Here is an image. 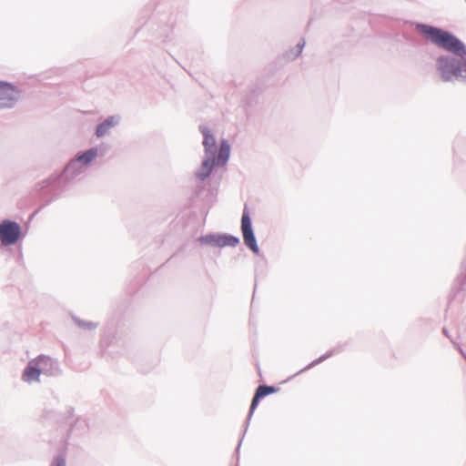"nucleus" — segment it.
Instances as JSON below:
<instances>
[{"label":"nucleus","mask_w":466,"mask_h":466,"mask_svg":"<svg viewBox=\"0 0 466 466\" xmlns=\"http://www.w3.org/2000/svg\"><path fill=\"white\" fill-rule=\"evenodd\" d=\"M419 32L436 46L461 57L466 56L465 46L451 34L431 25H419Z\"/></svg>","instance_id":"obj_1"},{"label":"nucleus","mask_w":466,"mask_h":466,"mask_svg":"<svg viewBox=\"0 0 466 466\" xmlns=\"http://www.w3.org/2000/svg\"><path fill=\"white\" fill-rule=\"evenodd\" d=\"M437 69L445 82L450 81L453 76L459 77L462 72L461 66L458 61L444 56L437 59Z\"/></svg>","instance_id":"obj_2"},{"label":"nucleus","mask_w":466,"mask_h":466,"mask_svg":"<svg viewBox=\"0 0 466 466\" xmlns=\"http://www.w3.org/2000/svg\"><path fill=\"white\" fill-rule=\"evenodd\" d=\"M21 236V227L18 223L4 220L0 223V240L2 245L10 246L15 244Z\"/></svg>","instance_id":"obj_3"},{"label":"nucleus","mask_w":466,"mask_h":466,"mask_svg":"<svg viewBox=\"0 0 466 466\" xmlns=\"http://www.w3.org/2000/svg\"><path fill=\"white\" fill-rule=\"evenodd\" d=\"M37 367L32 365V362L26 367L23 373V380L25 382H32L39 380V376L43 371H46L45 365L52 364L51 359L47 357H38L34 361Z\"/></svg>","instance_id":"obj_4"},{"label":"nucleus","mask_w":466,"mask_h":466,"mask_svg":"<svg viewBox=\"0 0 466 466\" xmlns=\"http://www.w3.org/2000/svg\"><path fill=\"white\" fill-rule=\"evenodd\" d=\"M241 229L243 233V238L245 244L255 253L258 252V247L257 245L252 228L251 221L248 213L244 210L241 218Z\"/></svg>","instance_id":"obj_5"},{"label":"nucleus","mask_w":466,"mask_h":466,"mask_svg":"<svg viewBox=\"0 0 466 466\" xmlns=\"http://www.w3.org/2000/svg\"><path fill=\"white\" fill-rule=\"evenodd\" d=\"M16 97L17 91L13 86L0 82V107L11 106Z\"/></svg>","instance_id":"obj_6"},{"label":"nucleus","mask_w":466,"mask_h":466,"mask_svg":"<svg viewBox=\"0 0 466 466\" xmlns=\"http://www.w3.org/2000/svg\"><path fill=\"white\" fill-rule=\"evenodd\" d=\"M277 391H278V389L273 386H266V385L259 386L257 389L256 393L253 397V400H252V402L250 405V410L253 411L257 408L260 399H262L269 394L276 393Z\"/></svg>","instance_id":"obj_7"},{"label":"nucleus","mask_w":466,"mask_h":466,"mask_svg":"<svg viewBox=\"0 0 466 466\" xmlns=\"http://www.w3.org/2000/svg\"><path fill=\"white\" fill-rule=\"evenodd\" d=\"M201 132L204 136L203 145L205 147L206 153H210L211 157H213L216 149V138L207 127H202Z\"/></svg>","instance_id":"obj_8"},{"label":"nucleus","mask_w":466,"mask_h":466,"mask_svg":"<svg viewBox=\"0 0 466 466\" xmlns=\"http://www.w3.org/2000/svg\"><path fill=\"white\" fill-rule=\"evenodd\" d=\"M230 147L226 141H222L218 156L217 162L218 165H225L229 157Z\"/></svg>","instance_id":"obj_9"},{"label":"nucleus","mask_w":466,"mask_h":466,"mask_svg":"<svg viewBox=\"0 0 466 466\" xmlns=\"http://www.w3.org/2000/svg\"><path fill=\"white\" fill-rule=\"evenodd\" d=\"M116 121L115 117H109L101 123L96 128V136L103 137L105 136L108 130L116 125Z\"/></svg>","instance_id":"obj_10"},{"label":"nucleus","mask_w":466,"mask_h":466,"mask_svg":"<svg viewBox=\"0 0 466 466\" xmlns=\"http://www.w3.org/2000/svg\"><path fill=\"white\" fill-rule=\"evenodd\" d=\"M97 156V150L96 148H91L81 156L78 157L77 160L85 165L89 164Z\"/></svg>","instance_id":"obj_11"},{"label":"nucleus","mask_w":466,"mask_h":466,"mask_svg":"<svg viewBox=\"0 0 466 466\" xmlns=\"http://www.w3.org/2000/svg\"><path fill=\"white\" fill-rule=\"evenodd\" d=\"M238 243V239L234 237H227L224 240V245L236 246Z\"/></svg>","instance_id":"obj_12"},{"label":"nucleus","mask_w":466,"mask_h":466,"mask_svg":"<svg viewBox=\"0 0 466 466\" xmlns=\"http://www.w3.org/2000/svg\"><path fill=\"white\" fill-rule=\"evenodd\" d=\"M51 466H66V462L63 459L56 458L55 459Z\"/></svg>","instance_id":"obj_13"},{"label":"nucleus","mask_w":466,"mask_h":466,"mask_svg":"<svg viewBox=\"0 0 466 466\" xmlns=\"http://www.w3.org/2000/svg\"><path fill=\"white\" fill-rule=\"evenodd\" d=\"M203 165H204V167H211L210 160H206V161H204Z\"/></svg>","instance_id":"obj_14"},{"label":"nucleus","mask_w":466,"mask_h":466,"mask_svg":"<svg viewBox=\"0 0 466 466\" xmlns=\"http://www.w3.org/2000/svg\"><path fill=\"white\" fill-rule=\"evenodd\" d=\"M464 72H465V76H466V66H465Z\"/></svg>","instance_id":"obj_15"}]
</instances>
